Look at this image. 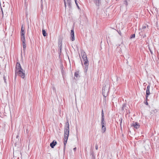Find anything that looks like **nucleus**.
I'll use <instances>...</instances> for the list:
<instances>
[{
    "instance_id": "1",
    "label": "nucleus",
    "mask_w": 159,
    "mask_h": 159,
    "mask_svg": "<svg viewBox=\"0 0 159 159\" xmlns=\"http://www.w3.org/2000/svg\"><path fill=\"white\" fill-rule=\"evenodd\" d=\"M69 127L68 120L66 123L65 125L64 135V149L65 150L69 133Z\"/></svg>"
},
{
    "instance_id": "2",
    "label": "nucleus",
    "mask_w": 159,
    "mask_h": 159,
    "mask_svg": "<svg viewBox=\"0 0 159 159\" xmlns=\"http://www.w3.org/2000/svg\"><path fill=\"white\" fill-rule=\"evenodd\" d=\"M110 88V84L109 83L105 82L104 84L102 89V94L104 97L106 98L108 95L109 89Z\"/></svg>"
},
{
    "instance_id": "3",
    "label": "nucleus",
    "mask_w": 159,
    "mask_h": 159,
    "mask_svg": "<svg viewBox=\"0 0 159 159\" xmlns=\"http://www.w3.org/2000/svg\"><path fill=\"white\" fill-rule=\"evenodd\" d=\"M81 55L84 60V66H85V70H87L89 63L86 53L82 51L81 52Z\"/></svg>"
},
{
    "instance_id": "4",
    "label": "nucleus",
    "mask_w": 159,
    "mask_h": 159,
    "mask_svg": "<svg viewBox=\"0 0 159 159\" xmlns=\"http://www.w3.org/2000/svg\"><path fill=\"white\" fill-rule=\"evenodd\" d=\"M15 74H18L19 76L24 79L25 77V70H16Z\"/></svg>"
},
{
    "instance_id": "5",
    "label": "nucleus",
    "mask_w": 159,
    "mask_h": 159,
    "mask_svg": "<svg viewBox=\"0 0 159 159\" xmlns=\"http://www.w3.org/2000/svg\"><path fill=\"white\" fill-rule=\"evenodd\" d=\"M122 110L123 111H126V112L128 113L129 112V110L128 107L126 106V105L125 104H124L122 106Z\"/></svg>"
},
{
    "instance_id": "6",
    "label": "nucleus",
    "mask_w": 159,
    "mask_h": 159,
    "mask_svg": "<svg viewBox=\"0 0 159 159\" xmlns=\"http://www.w3.org/2000/svg\"><path fill=\"white\" fill-rule=\"evenodd\" d=\"M150 85H148L147 86V90L146 92V100L148 99V95L150 94V93L149 92Z\"/></svg>"
},
{
    "instance_id": "7",
    "label": "nucleus",
    "mask_w": 159,
    "mask_h": 159,
    "mask_svg": "<svg viewBox=\"0 0 159 159\" xmlns=\"http://www.w3.org/2000/svg\"><path fill=\"white\" fill-rule=\"evenodd\" d=\"M79 73V72L78 71H77L75 73L74 79L75 80H76L80 78V76Z\"/></svg>"
},
{
    "instance_id": "8",
    "label": "nucleus",
    "mask_w": 159,
    "mask_h": 159,
    "mask_svg": "<svg viewBox=\"0 0 159 159\" xmlns=\"http://www.w3.org/2000/svg\"><path fill=\"white\" fill-rule=\"evenodd\" d=\"M70 36L71 39L72 41H73L75 40V36H74V30L73 29L71 30V33H70Z\"/></svg>"
},
{
    "instance_id": "9",
    "label": "nucleus",
    "mask_w": 159,
    "mask_h": 159,
    "mask_svg": "<svg viewBox=\"0 0 159 159\" xmlns=\"http://www.w3.org/2000/svg\"><path fill=\"white\" fill-rule=\"evenodd\" d=\"M57 143L56 141L54 140L52 143L50 144V146L51 148H53L56 145Z\"/></svg>"
},
{
    "instance_id": "10",
    "label": "nucleus",
    "mask_w": 159,
    "mask_h": 159,
    "mask_svg": "<svg viewBox=\"0 0 159 159\" xmlns=\"http://www.w3.org/2000/svg\"><path fill=\"white\" fill-rule=\"evenodd\" d=\"M132 126H133L135 128L137 129L139 128L140 125L137 122H136L132 123Z\"/></svg>"
},
{
    "instance_id": "11",
    "label": "nucleus",
    "mask_w": 159,
    "mask_h": 159,
    "mask_svg": "<svg viewBox=\"0 0 159 159\" xmlns=\"http://www.w3.org/2000/svg\"><path fill=\"white\" fill-rule=\"evenodd\" d=\"M16 70H22L21 68L20 64L18 62H17L16 64Z\"/></svg>"
},
{
    "instance_id": "12",
    "label": "nucleus",
    "mask_w": 159,
    "mask_h": 159,
    "mask_svg": "<svg viewBox=\"0 0 159 159\" xmlns=\"http://www.w3.org/2000/svg\"><path fill=\"white\" fill-rule=\"evenodd\" d=\"M101 125H106V122L104 120V119H101Z\"/></svg>"
},
{
    "instance_id": "13",
    "label": "nucleus",
    "mask_w": 159,
    "mask_h": 159,
    "mask_svg": "<svg viewBox=\"0 0 159 159\" xmlns=\"http://www.w3.org/2000/svg\"><path fill=\"white\" fill-rule=\"evenodd\" d=\"M106 130V127H102L101 132L102 133H104Z\"/></svg>"
},
{
    "instance_id": "14",
    "label": "nucleus",
    "mask_w": 159,
    "mask_h": 159,
    "mask_svg": "<svg viewBox=\"0 0 159 159\" xmlns=\"http://www.w3.org/2000/svg\"><path fill=\"white\" fill-rule=\"evenodd\" d=\"M42 33L44 36H46L47 35V33L44 30H42Z\"/></svg>"
},
{
    "instance_id": "15",
    "label": "nucleus",
    "mask_w": 159,
    "mask_h": 159,
    "mask_svg": "<svg viewBox=\"0 0 159 159\" xmlns=\"http://www.w3.org/2000/svg\"><path fill=\"white\" fill-rule=\"evenodd\" d=\"M22 42L23 49H24V50H25L26 47V44L25 43V41H22Z\"/></svg>"
},
{
    "instance_id": "16",
    "label": "nucleus",
    "mask_w": 159,
    "mask_h": 159,
    "mask_svg": "<svg viewBox=\"0 0 159 159\" xmlns=\"http://www.w3.org/2000/svg\"><path fill=\"white\" fill-rule=\"evenodd\" d=\"M92 158V159H95V157L94 156V153L93 152H92L90 154Z\"/></svg>"
},
{
    "instance_id": "17",
    "label": "nucleus",
    "mask_w": 159,
    "mask_h": 159,
    "mask_svg": "<svg viewBox=\"0 0 159 159\" xmlns=\"http://www.w3.org/2000/svg\"><path fill=\"white\" fill-rule=\"evenodd\" d=\"M104 119V116L103 110L102 111V117L101 119Z\"/></svg>"
},
{
    "instance_id": "18",
    "label": "nucleus",
    "mask_w": 159,
    "mask_h": 159,
    "mask_svg": "<svg viewBox=\"0 0 159 159\" xmlns=\"http://www.w3.org/2000/svg\"><path fill=\"white\" fill-rule=\"evenodd\" d=\"M67 2V4H68L69 6L70 7V1L71 0H66Z\"/></svg>"
},
{
    "instance_id": "19",
    "label": "nucleus",
    "mask_w": 159,
    "mask_h": 159,
    "mask_svg": "<svg viewBox=\"0 0 159 159\" xmlns=\"http://www.w3.org/2000/svg\"><path fill=\"white\" fill-rule=\"evenodd\" d=\"M21 36L22 37V36H25V33L24 32V30H22V31H21Z\"/></svg>"
},
{
    "instance_id": "20",
    "label": "nucleus",
    "mask_w": 159,
    "mask_h": 159,
    "mask_svg": "<svg viewBox=\"0 0 159 159\" xmlns=\"http://www.w3.org/2000/svg\"><path fill=\"white\" fill-rule=\"evenodd\" d=\"M3 80H4V82L6 84L7 83V82H6V76H5V74H4V75H3Z\"/></svg>"
},
{
    "instance_id": "21",
    "label": "nucleus",
    "mask_w": 159,
    "mask_h": 159,
    "mask_svg": "<svg viewBox=\"0 0 159 159\" xmlns=\"http://www.w3.org/2000/svg\"><path fill=\"white\" fill-rule=\"evenodd\" d=\"M146 26L145 25H143L142 26V29H141V31H142V30H143L144 29H146Z\"/></svg>"
},
{
    "instance_id": "22",
    "label": "nucleus",
    "mask_w": 159,
    "mask_h": 159,
    "mask_svg": "<svg viewBox=\"0 0 159 159\" xmlns=\"http://www.w3.org/2000/svg\"><path fill=\"white\" fill-rule=\"evenodd\" d=\"M25 36H22V37H21V39L22 41H25Z\"/></svg>"
},
{
    "instance_id": "23",
    "label": "nucleus",
    "mask_w": 159,
    "mask_h": 159,
    "mask_svg": "<svg viewBox=\"0 0 159 159\" xmlns=\"http://www.w3.org/2000/svg\"><path fill=\"white\" fill-rule=\"evenodd\" d=\"M135 37V34H132L131 35L130 37V39H132L133 38H134Z\"/></svg>"
},
{
    "instance_id": "24",
    "label": "nucleus",
    "mask_w": 159,
    "mask_h": 159,
    "mask_svg": "<svg viewBox=\"0 0 159 159\" xmlns=\"http://www.w3.org/2000/svg\"><path fill=\"white\" fill-rule=\"evenodd\" d=\"M59 45H60V46H59V49H60V51L61 52V43H59Z\"/></svg>"
},
{
    "instance_id": "25",
    "label": "nucleus",
    "mask_w": 159,
    "mask_h": 159,
    "mask_svg": "<svg viewBox=\"0 0 159 159\" xmlns=\"http://www.w3.org/2000/svg\"><path fill=\"white\" fill-rule=\"evenodd\" d=\"M147 100H147L146 99V101L144 102V103L145 104L148 105V103L147 102Z\"/></svg>"
},
{
    "instance_id": "26",
    "label": "nucleus",
    "mask_w": 159,
    "mask_h": 159,
    "mask_svg": "<svg viewBox=\"0 0 159 159\" xmlns=\"http://www.w3.org/2000/svg\"><path fill=\"white\" fill-rule=\"evenodd\" d=\"M95 149L97 150L98 149V145H97V144H96Z\"/></svg>"
},
{
    "instance_id": "27",
    "label": "nucleus",
    "mask_w": 159,
    "mask_h": 159,
    "mask_svg": "<svg viewBox=\"0 0 159 159\" xmlns=\"http://www.w3.org/2000/svg\"><path fill=\"white\" fill-rule=\"evenodd\" d=\"M120 120V126L121 127V124H122V119H121V120Z\"/></svg>"
},
{
    "instance_id": "28",
    "label": "nucleus",
    "mask_w": 159,
    "mask_h": 159,
    "mask_svg": "<svg viewBox=\"0 0 159 159\" xmlns=\"http://www.w3.org/2000/svg\"><path fill=\"white\" fill-rule=\"evenodd\" d=\"M75 0V3H76V5H77V6L78 7V8H79V7L78 6V4H77V1L76 0Z\"/></svg>"
},
{
    "instance_id": "29",
    "label": "nucleus",
    "mask_w": 159,
    "mask_h": 159,
    "mask_svg": "<svg viewBox=\"0 0 159 159\" xmlns=\"http://www.w3.org/2000/svg\"><path fill=\"white\" fill-rule=\"evenodd\" d=\"M64 4H65V7H66V0H64Z\"/></svg>"
},
{
    "instance_id": "30",
    "label": "nucleus",
    "mask_w": 159,
    "mask_h": 159,
    "mask_svg": "<svg viewBox=\"0 0 159 159\" xmlns=\"http://www.w3.org/2000/svg\"><path fill=\"white\" fill-rule=\"evenodd\" d=\"M95 1L96 2V3H99V0H95Z\"/></svg>"
},
{
    "instance_id": "31",
    "label": "nucleus",
    "mask_w": 159,
    "mask_h": 159,
    "mask_svg": "<svg viewBox=\"0 0 159 159\" xmlns=\"http://www.w3.org/2000/svg\"><path fill=\"white\" fill-rule=\"evenodd\" d=\"M19 135H17L16 136V139L19 140L18 139Z\"/></svg>"
},
{
    "instance_id": "32",
    "label": "nucleus",
    "mask_w": 159,
    "mask_h": 159,
    "mask_svg": "<svg viewBox=\"0 0 159 159\" xmlns=\"http://www.w3.org/2000/svg\"><path fill=\"white\" fill-rule=\"evenodd\" d=\"M105 125H102V127L103 128V127H106L105 126Z\"/></svg>"
},
{
    "instance_id": "33",
    "label": "nucleus",
    "mask_w": 159,
    "mask_h": 159,
    "mask_svg": "<svg viewBox=\"0 0 159 159\" xmlns=\"http://www.w3.org/2000/svg\"><path fill=\"white\" fill-rule=\"evenodd\" d=\"M26 133L27 134H28L29 133V131L28 129H26Z\"/></svg>"
},
{
    "instance_id": "34",
    "label": "nucleus",
    "mask_w": 159,
    "mask_h": 159,
    "mask_svg": "<svg viewBox=\"0 0 159 159\" xmlns=\"http://www.w3.org/2000/svg\"><path fill=\"white\" fill-rule=\"evenodd\" d=\"M76 148H74L73 150H74V151H76Z\"/></svg>"
},
{
    "instance_id": "35",
    "label": "nucleus",
    "mask_w": 159,
    "mask_h": 159,
    "mask_svg": "<svg viewBox=\"0 0 159 159\" xmlns=\"http://www.w3.org/2000/svg\"><path fill=\"white\" fill-rule=\"evenodd\" d=\"M23 27L22 26V28H21V31H22V30H24L23 29Z\"/></svg>"
},
{
    "instance_id": "36",
    "label": "nucleus",
    "mask_w": 159,
    "mask_h": 159,
    "mask_svg": "<svg viewBox=\"0 0 159 159\" xmlns=\"http://www.w3.org/2000/svg\"><path fill=\"white\" fill-rule=\"evenodd\" d=\"M63 71H64V70H62L61 71V72H62V73L63 74Z\"/></svg>"
},
{
    "instance_id": "37",
    "label": "nucleus",
    "mask_w": 159,
    "mask_h": 159,
    "mask_svg": "<svg viewBox=\"0 0 159 159\" xmlns=\"http://www.w3.org/2000/svg\"><path fill=\"white\" fill-rule=\"evenodd\" d=\"M146 37V35H144V36H143V38H144L145 37Z\"/></svg>"
},
{
    "instance_id": "38",
    "label": "nucleus",
    "mask_w": 159,
    "mask_h": 159,
    "mask_svg": "<svg viewBox=\"0 0 159 159\" xmlns=\"http://www.w3.org/2000/svg\"><path fill=\"white\" fill-rule=\"evenodd\" d=\"M18 153H19V154H21V153H20V152H18Z\"/></svg>"
}]
</instances>
